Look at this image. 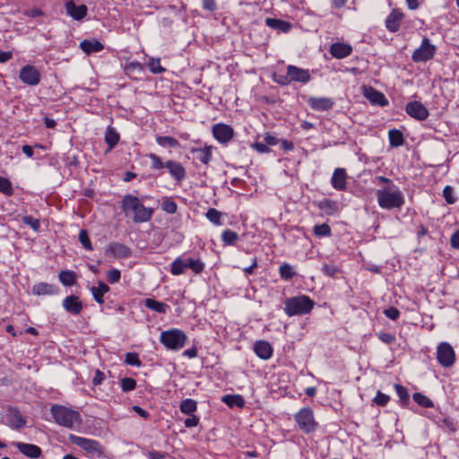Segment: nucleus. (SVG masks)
Instances as JSON below:
<instances>
[{
  "mask_svg": "<svg viewBox=\"0 0 459 459\" xmlns=\"http://www.w3.org/2000/svg\"><path fill=\"white\" fill-rule=\"evenodd\" d=\"M122 209L126 215L132 216L136 223L149 221L153 214V209L144 206L138 197L132 195L124 196Z\"/></svg>",
  "mask_w": 459,
  "mask_h": 459,
  "instance_id": "f257e3e1",
  "label": "nucleus"
},
{
  "mask_svg": "<svg viewBox=\"0 0 459 459\" xmlns=\"http://www.w3.org/2000/svg\"><path fill=\"white\" fill-rule=\"evenodd\" d=\"M377 204L382 209H401L404 203V195L396 185L386 186L376 192Z\"/></svg>",
  "mask_w": 459,
  "mask_h": 459,
  "instance_id": "f03ea898",
  "label": "nucleus"
},
{
  "mask_svg": "<svg viewBox=\"0 0 459 459\" xmlns=\"http://www.w3.org/2000/svg\"><path fill=\"white\" fill-rule=\"evenodd\" d=\"M50 411L55 422L62 427L73 429L82 425V417L77 411L57 404L53 405Z\"/></svg>",
  "mask_w": 459,
  "mask_h": 459,
  "instance_id": "7ed1b4c3",
  "label": "nucleus"
},
{
  "mask_svg": "<svg viewBox=\"0 0 459 459\" xmlns=\"http://www.w3.org/2000/svg\"><path fill=\"white\" fill-rule=\"evenodd\" d=\"M284 312L288 316L309 314L314 308L315 302L307 295H299L287 299L284 303Z\"/></svg>",
  "mask_w": 459,
  "mask_h": 459,
  "instance_id": "20e7f679",
  "label": "nucleus"
},
{
  "mask_svg": "<svg viewBox=\"0 0 459 459\" xmlns=\"http://www.w3.org/2000/svg\"><path fill=\"white\" fill-rule=\"evenodd\" d=\"M187 336L180 329L172 328L163 331L160 336V342L168 349L171 351H179L186 343Z\"/></svg>",
  "mask_w": 459,
  "mask_h": 459,
  "instance_id": "39448f33",
  "label": "nucleus"
},
{
  "mask_svg": "<svg viewBox=\"0 0 459 459\" xmlns=\"http://www.w3.org/2000/svg\"><path fill=\"white\" fill-rule=\"evenodd\" d=\"M294 420L299 429L305 434L315 432L318 428L314 411L310 407H304L294 414Z\"/></svg>",
  "mask_w": 459,
  "mask_h": 459,
  "instance_id": "423d86ee",
  "label": "nucleus"
},
{
  "mask_svg": "<svg viewBox=\"0 0 459 459\" xmlns=\"http://www.w3.org/2000/svg\"><path fill=\"white\" fill-rule=\"evenodd\" d=\"M311 76L308 69L299 68L298 66L289 65L285 75H278L275 82L281 85H287L292 82L307 83L310 81Z\"/></svg>",
  "mask_w": 459,
  "mask_h": 459,
  "instance_id": "0eeeda50",
  "label": "nucleus"
},
{
  "mask_svg": "<svg viewBox=\"0 0 459 459\" xmlns=\"http://www.w3.org/2000/svg\"><path fill=\"white\" fill-rule=\"evenodd\" d=\"M69 440L72 444L82 448L91 457H100L104 453L102 446L97 440L75 435H70Z\"/></svg>",
  "mask_w": 459,
  "mask_h": 459,
  "instance_id": "6e6552de",
  "label": "nucleus"
},
{
  "mask_svg": "<svg viewBox=\"0 0 459 459\" xmlns=\"http://www.w3.org/2000/svg\"><path fill=\"white\" fill-rule=\"evenodd\" d=\"M187 268L197 274L203 272L204 264L200 259H183L182 257H178L171 264L170 272L173 275H180L183 274Z\"/></svg>",
  "mask_w": 459,
  "mask_h": 459,
  "instance_id": "1a4fd4ad",
  "label": "nucleus"
},
{
  "mask_svg": "<svg viewBox=\"0 0 459 459\" xmlns=\"http://www.w3.org/2000/svg\"><path fill=\"white\" fill-rule=\"evenodd\" d=\"M437 359L445 368H450L455 364V352L451 344L444 342L437 346Z\"/></svg>",
  "mask_w": 459,
  "mask_h": 459,
  "instance_id": "9d476101",
  "label": "nucleus"
},
{
  "mask_svg": "<svg viewBox=\"0 0 459 459\" xmlns=\"http://www.w3.org/2000/svg\"><path fill=\"white\" fill-rule=\"evenodd\" d=\"M436 53V47L430 43L428 38L422 39L420 48L414 50L411 58L414 62H426L431 59Z\"/></svg>",
  "mask_w": 459,
  "mask_h": 459,
  "instance_id": "9b49d317",
  "label": "nucleus"
},
{
  "mask_svg": "<svg viewBox=\"0 0 459 459\" xmlns=\"http://www.w3.org/2000/svg\"><path fill=\"white\" fill-rule=\"evenodd\" d=\"M361 90L363 96L370 102L371 105L379 107L388 106L389 101L383 92L368 85H363Z\"/></svg>",
  "mask_w": 459,
  "mask_h": 459,
  "instance_id": "f8f14e48",
  "label": "nucleus"
},
{
  "mask_svg": "<svg viewBox=\"0 0 459 459\" xmlns=\"http://www.w3.org/2000/svg\"><path fill=\"white\" fill-rule=\"evenodd\" d=\"M212 136L222 144H226L230 142L234 137L233 128L226 124L218 123L215 124L212 128Z\"/></svg>",
  "mask_w": 459,
  "mask_h": 459,
  "instance_id": "ddd939ff",
  "label": "nucleus"
},
{
  "mask_svg": "<svg viewBox=\"0 0 459 459\" xmlns=\"http://www.w3.org/2000/svg\"><path fill=\"white\" fill-rule=\"evenodd\" d=\"M405 112L412 118L424 121L429 117L428 108L420 101L414 100L406 104Z\"/></svg>",
  "mask_w": 459,
  "mask_h": 459,
  "instance_id": "4468645a",
  "label": "nucleus"
},
{
  "mask_svg": "<svg viewBox=\"0 0 459 459\" xmlns=\"http://www.w3.org/2000/svg\"><path fill=\"white\" fill-rule=\"evenodd\" d=\"M403 18V12L399 8H394L385 21L386 30L393 33L397 32Z\"/></svg>",
  "mask_w": 459,
  "mask_h": 459,
  "instance_id": "2eb2a0df",
  "label": "nucleus"
},
{
  "mask_svg": "<svg viewBox=\"0 0 459 459\" xmlns=\"http://www.w3.org/2000/svg\"><path fill=\"white\" fill-rule=\"evenodd\" d=\"M20 79L28 85H37L40 82V74L39 70L30 65L23 66L20 71Z\"/></svg>",
  "mask_w": 459,
  "mask_h": 459,
  "instance_id": "dca6fc26",
  "label": "nucleus"
},
{
  "mask_svg": "<svg viewBox=\"0 0 459 459\" xmlns=\"http://www.w3.org/2000/svg\"><path fill=\"white\" fill-rule=\"evenodd\" d=\"M65 9L66 14L75 21H82L88 13V8L85 4L77 5L73 0H66L65 2Z\"/></svg>",
  "mask_w": 459,
  "mask_h": 459,
  "instance_id": "f3484780",
  "label": "nucleus"
},
{
  "mask_svg": "<svg viewBox=\"0 0 459 459\" xmlns=\"http://www.w3.org/2000/svg\"><path fill=\"white\" fill-rule=\"evenodd\" d=\"M166 169L169 170L170 177L178 183H181L186 177V171L184 166L174 160H168L165 162Z\"/></svg>",
  "mask_w": 459,
  "mask_h": 459,
  "instance_id": "a211bd4d",
  "label": "nucleus"
},
{
  "mask_svg": "<svg viewBox=\"0 0 459 459\" xmlns=\"http://www.w3.org/2000/svg\"><path fill=\"white\" fill-rule=\"evenodd\" d=\"M105 253L116 258H127L131 255V249L124 244L114 242L107 247Z\"/></svg>",
  "mask_w": 459,
  "mask_h": 459,
  "instance_id": "6ab92c4d",
  "label": "nucleus"
},
{
  "mask_svg": "<svg viewBox=\"0 0 459 459\" xmlns=\"http://www.w3.org/2000/svg\"><path fill=\"white\" fill-rule=\"evenodd\" d=\"M8 425L15 429H22L26 426V420L21 411L15 408H9L6 413Z\"/></svg>",
  "mask_w": 459,
  "mask_h": 459,
  "instance_id": "aec40b11",
  "label": "nucleus"
},
{
  "mask_svg": "<svg viewBox=\"0 0 459 459\" xmlns=\"http://www.w3.org/2000/svg\"><path fill=\"white\" fill-rule=\"evenodd\" d=\"M309 107L316 111H327L333 108V100L327 97H310L307 100Z\"/></svg>",
  "mask_w": 459,
  "mask_h": 459,
  "instance_id": "412c9836",
  "label": "nucleus"
},
{
  "mask_svg": "<svg viewBox=\"0 0 459 459\" xmlns=\"http://www.w3.org/2000/svg\"><path fill=\"white\" fill-rule=\"evenodd\" d=\"M347 178L348 176L344 169H335L331 178L332 186L337 191L346 190Z\"/></svg>",
  "mask_w": 459,
  "mask_h": 459,
  "instance_id": "4be33fe9",
  "label": "nucleus"
},
{
  "mask_svg": "<svg viewBox=\"0 0 459 459\" xmlns=\"http://www.w3.org/2000/svg\"><path fill=\"white\" fill-rule=\"evenodd\" d=\"M14 446L22 455L29 458L37 459L42 455V450L37 445L17 442Z\"/></svg>",
  "mask_w": 459,
  "mask_h": 459,
  "instance_id": "5701e85b",
  "label": "nucleus"
},
{
  "mask_svg": "<svg viewBox=\"0 0 459 459\" xmlns=\"http://www.w3.org/2000/svg\"><path fill=\"white\" fill-rule=\"evenodd\" d=\"M329 52L333 57L342 59L351 54L352 47L348 43L336 42L331 45Z\"/></svg>",
  "mask_w": 459,
  "mask_h": 459,
  "instance_id": "b1692460",
  "label": "nucleus"
},
{
  "mask_svg": "<svg viewBox=\"0 0 459 459\" xmlns=\"http://www.w3.org/2000/svg\"><path fill=\"white\" fill-rule=\"evenodd\" d=\"M63 307L68 313H71L74 316L79 315L83 307L82 302L80 300L79 297L71 295L66 297L63 300Z\"/></svg>",
  "mask_w": 459,
  "mask_h": 459,
  "instance_id": "393cba45",
  "label": "nucleus"
},
{
  "mask_svg": "<svg viewBox=\"0 0 459 459\" xmlns=\"http://www.w3.org/2000/svg\"><path fill=\"white\" fill-rule=\"evenodd\" d=\"M254 351L262 359H269L272 358L273 349L266 341H257L254 344Z\"/></svg>",
  "mask_w": 459,
  "mask_h": 459,
  "instance_id": "a878e982",
  "label": "nucleus"
},
{
  "mask_svg": "<svg viewBox=\"0 0 459 459\" xmlns=\"http://www.w3.org/2000/svg\"><path fill=\"white\" fill-rule=\"evenodd\" d=\"M264 22L268 27L285 33L292 28L290 22L275 18H266Z\"/></svg>",
  "mask_w": 459,
  "mask_h": 459,
  "instance_id": "bb28decb",
  "label": "nucleus"
},
{
  "mask_svg": "<svg viewBox=\"0 0 459 459\" xmlns=\"http://www.w3.org/2000/svg\"><path fill=\"white\" fill-rule=\"evenodd\" d=\"M81 49L86 54L100 52L104 49V46L99 40L85 39L80 43Z\"/></svg>",
  "mask_w": 459,
  "mask_h": 459,
  "instance_id": "cd10ccee",
  "label": "nucleus"
},
{
  "mask_svg": "<svg viewBox=\"0 0 459 459\" xmlns=\"http://www.w3.org/2000/svg\"><path fill=\"white\" fill-rule=\"evenodd\" d=\"M32 292L35 295H55L57 293V289L49 283L47 282H39L33 286Z\"/></svg>",
  "mask_w": 459,
  "mask_h": 459,
  "instance_id": "c85d7f7f",
  "label": "nucleus"
},
{
  "mask_svg": "<svg viewBox=\"0 0 459 459\" xmlns=\"http://www.w3.org/2000/svg\"><path fill=\"white\" fill-rule=\"evenodd\" d=\"M109 287L108 284L104 283L103 281H99L97 286H93L91 289V294L94 298V299L99 304L104 303V295L109 291Z\"/></svg>",
  "mask_w": 459,
  "mask_h": 459,
  "instance_id": "c756f323",
  "label": "nucleus"
},
{
  "mask_svg": "<svg viewBox=\"0 0 459 459\" xmlns=\"http://www.w3.org/2000/svg\"><path fill=\"white\" fill-rule=\"evenodd\" d=\"M193 153H197V159L204 164H208L212 157V146L206 145L204 148H193Z\"/></svg>",
  "mask_w": 459,
  "mask_h": 459,
  "instance_id": "7c9ffc66",
  "label": "nucleus"
},
{
  "mask_svg": "<svg viewBox=\"0 0 459 459\" xmlns=\"http://www.w3.org/2000/svg\"><path fill=\"white\" fill-rule=\"evenodd\" d=\"M144 305L147 308L160 314H166L169 307L166 303L158 301L153 299H146L144 300Z\"/></svg>",
  "mask_w": 459,
  "mask_h": 459,
  "instance_id": "2f4dec72",
  "label": "nucleus"
},
{
  "mask_svg": "<svg viewBox=\"0 0 459 459\" xmlns=\"http://www.w3.org/2000/svg\"><path fill=\"white\" fill-rule=\"evenodd\" d=\"M221 402L230 408L234 406L243 408L245 405V401L239 394H226L222 396Z\"/></svg>",
  "mask_w": 459,
  "mask_h": 459,
  "instance_id": "473e14b6",
  "label": "nucleus"
},
{
  "mask_svg": "<svg viewBox=\"0 0 459 459\" xmlns=\"http://www.w3.org/2000/svg\"><path fill=\"white\" fill-rule=\"evenodd\" d=\"M390 145L393 147H399L404 143L403 133L398 129H392L388 132Z\"/></svg>",
  "mask_w": 459,
  "mask_h": 459,
  "instance_id": "72a5a7b5",
  "label": "nucleus"
},
{
  "mask_svg": "<svg viewBox=\"0 0 459 459\" xmlns=\"http://www.w3.org/2000/svg\"><path fill=\"white\" fill-rule=\"evenodd\" d=\"M58 278L61 283L65 286H73L76 283V274L73 271H61Z\"/></svg>",
  "mask_w": 459,
  "mask_h": 459,
  "instance_id": "f704fd0d",
  "label": "nucleus"
},
{
  "mask_svg": "<svg viewBox=\"0 0 459 459\" xmlns=\"http://www.w3.org/2000/svg\"><path fill=\"white\" fill-rule=\"evenodd\" d=\"M180 411L186 415H194L193 413L197 410V403L193 399H185L180 403Z\"/></svg>",
  "mask_w": 459,
  "mask_h": 459,
  "instance_id": "c9c22d12",
  "label": "nucleus"
},
{
  "mask_svg": "<svg viewBox=\"0 0 459 459\" xmlns=\"http://www.w3.org/2000/svg\"><path fill=\"white\" fill-rule=\"evenodd\" d=\"M155 140L156 143L162 147L177 148L179 146V142L172 136L157 135Z\"/></svg>",
  "mask_w": 459,
  "mask_h": 459,
  "instance_id": "e433bc0d",
  "label": "nucleus"
},
{
  "mask_svg": "<svg viewBox=\"0 0 459 459\" xmlns=\"http://www.w3.org/2000/svg\"><path fill=\"white\" fill-rule=\"evenodd\" d=\"M119 141V134L115 131L114 128L108 127L105 134V142L109 147V150L113 149Z\"/></svg>",
  "mask_w": 459,
  "mask_h": 459,
  "instance_id": "4c0bfd02",
  "label": "nucleus"
},
{
  "mask_svg": "<svg viewBox=\"0 0 459 459\" xmlns=\"http://www.w3.org/2000/svg\"><path fill=\"white\" fill-rule=\"evenodd\" d=\"M279 273L281 278L284 281H290L296 274L293 267L288 263H284L280 266Z\"/></svg>",
  "mask_w": 459,
  "mask_h": 459,
  "instance_id": "58836bf2",
  "label": "nucleus"
},
{
  "mask_svg": "<svg viewBox=\"0 0 459 459\" xmlns=\"http://www.w3.org/2000/svg\"><path fill=\"white\" fill-rule=\"evenodd\" d=\"M412 399L417 404L423 408H432L434 406L433 402L421 393L413 394Z\"/></svg>",
  "mask_w": 459,
  "mask_h": 459,
  "instance_id": "ea45409f",
  "label": "nucleus"
},
{
  "mask_svg": "<svg viewBox=\"0 0 459 459\" xmlns=\"http://www.w3.org/2000/svg\"><path fill=\"white\" fill-rule=\"evenodd\" d=\"M0 193L5 196H12L14 194L12 182L4 177L0 176Z\"/></svg>",
  "mask_w": 459,
  "mask_h": 459,
  "instance_id": "a19ab883",
  "label": "nucleus"
},
{
  "mask_svg": "<svg viewBox=\"0 0 459 459\" xmlns=\"http://www.w3.org/2000/svg\"><path fill=\"white\" fill-rule=\"evenodd\" d=\"M161 209L169 214H174L177 212L178 204L171 197H164L161 202Z\"/></svg>",
  "mask_w": 459,
  "mask_h": 459,
  "instance_id": "79ce46f5",
  "label": "nucleus"
},
{
  "mask_svg": "<svg viewBox=\"0 0 459 459\" xmlns=\"http://www.w3.org/2000/svg\"><path fill=\"white\" fill-rule=\"evenodd\" d=\"M313 231L318 238L330 237L332 235L331 227L327 223L315 225Z\"/></svg>",
  "mask_w": 459,
  "mask_h": 459,
  "instance_id": "37998d69",
  "label": "nucleus"
},
{
  "mask_svg": "<svg viewBox=\"0 0 459 459\" xmlns=\"http://www.w3.org/2000/svg\"><path fill=\"white\" fill-rule=\"evenodd\" d=\"M238 239V235L237 232L233 230H225L221 234V240L224 243V245H234Z\"/></svg>",
  "mask_w": 459,
  "mask_h": 459,
  "instance_id": "c03bdc74",
  "label": "nucleus"
},
{
  "mask_svg": "<svg viewBox=\"0 0 459 459\" xmlns=\"http://www.w3.org/2000/svg\"><path fill=\"white\" fill-rule=\"evenodd\" d=\"M147 157L151 160V169L153 170H160L166 168L165 162L161 158L155 153H149Z\"/></svg>",
  "mask_w": 459,
  "mask_h": 459,
  "instance_id": "a18cd8bd",
  "label": "nucleus"
},
{
  "mask_svg": "<svg viewBox=\"0 0 459 459\" xmlns=\"http://www.w3.org/2000/svg\"><path fill=\"white\" fill-rule=\"evenodd\" d=\"M147 65L150 71L154 74H161L165 71V68L160 65V58H150Z\"/></svg>",
  "mask_w": 459,
  "mask_h": 459,
  "instance_id": "49530a36",
  "label": "nucleus"
},
{
  "mask_svg": "<svg viewBox=\"0 0 459 459\" xmlns=\"http://www.w3.org/2000/svg\"><path fill=\"white\" fill-rule=\"evenodd\" d=\"M206 218L215 225L221 224V212L214 208H210L206 212Z\"/></svg>",
  "mask_w": 459,
  "mask_h": 459,
  "instance_id": "de8ad7c7",
  "label": "nucleus"
},
{
  "mask_svg": "<svg viewBox=\"0 0 459 459\" xmlns=\"http://www.w3.org/2000/svg\"><path fill=\"white\" fill-rule=\"evenodd\" d=\"M394 389L396 391V394H397L401 403L403 404L407 403L410 400V395H409L408 390L404 386H403L399 384L394 385Z\"/></svg>",
  "mask_w": 459,
  "mask_h": 459,
  "instance_id": "09e8293b",
  "label": "nucleus"
},
{
  "mask_svg": "<svg viewBox=\"0 0 459 459\" xmlns=\"http://www.w3.org/2000/svg\"><path fill=\"white\" fill-rule=\"evenodd\" d=\"M439 427L450 432H455L457 429L456 423L448 417L439 421Z\"/></svg>",
  "mask_w": 459,
  "mask_h": 459,
  "instance_id": "8fccbe9b",
  "label": "nucleus"
},
{
  "mask_svg": "<svg viewBox=\"0 0 459 459\" xmlns=\"http://www.w3.org/2000/svg\"><path fill=\"white\" fill-rule=\"evenodd\" d=\"M79 240L82 247L87 250H92V244L89 238L88 232L85 230H81L79 232Z\"/></svg>",
  "mask_w": 459,
  "mask_h": 459,
  "instance_id": "3c124183",
  "label": "nucleus"
},
{
  "mask_svg": "<svg viewBox=\"0 0 459 459\" xmlns=\"http://www.w3.org/2000/svg\"><path fill=\"white\" fill-rule=\"evenodd\" d=\"M22 221L26 225L30 226L36 232H38L40 229L39 220H38L30 215L23 216Z\"/></svg>",
  "mask_w": 459,
  "mask_h": 459,
  "instance_id": "603ef678",
  "label": "nucleus"
},
{
  "mask_svg": "<svg viewBox=\"0 0 459 459\" xmlns=\"http://www.w3.org/2000/svg\"><path fill=\"white\" fill-rule=\"evenodd\" d=\"M136 387V381L131 377H124L121 380V388L124 392L134 390Z\"/></svg>",
  "mask_w": 459,
  "mask_h": 459,
  "instance_id": "864d4df0",
  "label": "nucleus"
},
{
  "mask_svg": "<svg viewBox=\"0 0 459 459\" xmlns=\"http://www.w3.org/2000/svg\"><path fill=\"white\" fill-rule=\"evenodd\" d=\"M390 401V396L378 391L373 399V403L378 406H385Z\"/></svg>",
  "mask_w": 459,
  "mask_h": 459,
  "instance_id": "5fc2aeb1",
  "label": "nucleus"
},
{
  "mask_svg": "<svg viewBox=\"0 0 459 459\" xmlns=\"http://www.w3.org/2000/svg\"><path fill=\"white\" fill-rule=\"evenodd\" d=\"M322 272L327 276L333 277L340 273V268L333 264H325L322 267Z\"/></svg>",
  "mask_w": 459,
  "mask_h": 459,
  "instance_id": "6e6d98bb",
  "label": "nucleus"
},
{
  "mask_svg": "<svg viewBox=\"0 0 459 459\" xmlns=\"http://www.w3.org/2000/svg\"><path fill=\"white\" fill-rule=\"evenodd\" d=\"M143 70V66L137 61L128 63L125 65V72L127 74H134L135 72H142Z\"/></svg>",
  "mask_w": 459,
  "mask_h": 459,
  "instance_id": "4d7b16f0",
  "label": "nucleus"
},
{
  "mask_svg": "<svg viewBox=\"0 0 459 459\" xmlns=\"http://www.w3.org/2000/svg\"><path fill=\"white\" fill-rule=\"evenodd\" d=\"M125 361L128 365L136 366V367H140L142 364L138 354L135 352L126 353Z\"/></svg>",
  "mask_w": 459,
  "mask_h": 459,
  "instance_id": "13d9d810",
  "label": "nucleus"
},
{
  "mask_svg": "<svg viewBox=\"0 0 459 459\" xmlns=\"http://www.w3.org/2000/svg\"><path fill=\"white\" fill-rule=\"evenodd\" d=\"M121 278V273L118 269H111L107 273V280L109 283H117Z\"/></svg>",
  "mask_w": 459,
  "mask_h": 459,
  "instance_id": "bf43d9fd",
  "label": "nucleus"
},
{
  "mask_svg": "<svg viewBox=\"0 0 459 459\" xmlns=\"http://www.w3.org/2000/svg\"><path fill=\"white\" fill-rule=\"evenodd\" d=\"M384 314L386 317L392 320H396L400 316V311L394 307H390L385 309Z\"/></svg>",
  "mask_w": 459,
  "mask_h": 459,
  "instance_id": "052dcab7",
  "label": "nucleus"
},
{
  "mask_svg": "<svg viewBox=\"0 0 459 459\" xmlns=\"http://www.w3.org/2000/svg\"><path fill=\"white\" fill-rule=\"evenodd\" d=\"M443 196L447 204H454L455 202V198L453 195V188L450 186H445Z\"/></svg>",
  "mask_w": 459,
  "mask_h": 459,
  "instance_id": "680f3d73",
  "label": "nucleus"
},
{
  "mask_svg": "<svg viewBox=\"0 0 459 459\" xmlns=\"http://www.w3.org/2000/svg\"><path fill=\"white\" fill-rule=\"evenodd\" d=\"M251 147L259 153H268L271 151L265 143L255 142Z\"/></svg>",
  "mask_w": 459,
  "mask_h": 459,
  "instance_id": "e2e57ef3",
  "label": "nucleus"
},
{
  "mask_svg": "<svg viewBox=\"0 0 459 459\" xmlns=\"http://www.w3.org/2000/svg\"><path fill=\"white\" fill-rule=\"evenodd\" d=\"M378 338L386 344H391L395 340L394 335L389 333H378Z\"/></svg>",
  "mask_w": 459,
  "mask_h": 459,
  "instance_id": "0e129e2a",
  "label": "nucleus"
},
{
  "mask_svg": "<svg viewBox=\"0 0 459 459\" xmlns=\"http://www.w3.org/2000/svg\"><path fill=\"white\" fill-rule=\"evenodd\" d=\"M199 418L196 415H191V417L185 420L184 424L186 428H194L199 424Z\"/></svg>",
  "mask_w": 459,
  "mask_h": 459,
  "instance_id": "69168bd1",
  "label": "nucleus"
},
{
  "mask_svg": "<svg viewBox=\"0 0 459 459\" xmlns=\"http://www.w3.org/2000/svg\"><path fill=\"white\" fill-rule=\"evenodd\" d=\"M104 379H105V374L102 371H100V369H96L94 372V377L92 378V384L94 385H99L103 382Z\"/></svg>",
  "mask_w": 459,
  "mask_h": 459,
  "instance_id": "338daca9",
  "label": "nucleus"
},
{
  "mask_svg": "<svg viewBox=\"0 0 459 459\" xmlns=\"http://www.w3.org/2000/svg\"><path fill=\"white\" fill-rule=\"evenodd\" d=\"M451 247L459 249V230L454 232L450 238Z\"/></svg>",
  "mask_w": 459,
  "mask_h": 459,
  "instance_id": "774afa93",
  "label": "nucleus"
}]
</instances>
